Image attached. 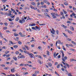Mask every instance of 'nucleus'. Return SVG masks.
Instances as JSON below:
<instances>
[{
	"mask_svg": "<svg viewBox=\"0 0 76 76\" xmlns=\"http://www.w3.org/2000/svg\"><path fill=\"white\" fill-rule=\"evenodd\" d=\"M64 57V55L63 57V56H62V60L64 62H65V61H66V60L67 59V57L66 56H65Z\"/></svg>",
	"mask_w": 76,
	"mask_h": 76,
	"instance_id": "f257e3e1",
	"label": "nucleus"
},
{
	"mask_svg": "<svg viewBox=\"0 0 76 76\" xmlns=\"http://www.w3.org/2000/svg\"><path fill=\"white\" fill-rule=\"evenodd\" d=\"M25 20L23 19V18H22L21 19V20H20L19 21V23H23V22H25Z\"/></svg>",
	"mask_w": 76,
	"mask_h": 76,
	"instance_id": "f03ea898",
	"label": "nucleus"
},
{
	"mask_svg": "<svg viewBox=\"0 0 76 76\" xmlns=\"http://www.w3.org/2000/svg\"><path fill=\"white\" fill-rule=\"evenodd\" d=\"M28 56H29L30 57L32 58H33V56H34V55L32 53H30L28 54Z\"/></svg>",
	"mask_w": 76,
	"mask_h": 76,
	"instance_id": "7ed1b4c3",
	"label": "nucleus"
},
{
	"mask_svg": "<svg viewBox=\"0 0 76 76\" xmlns=\"http://www.w3.org/2000/svg\"><path fill=\"white\" fill-rule=\"evenodd\" d=\"M58 53L56 54V52H54V53H53V57L54 58H56V56H57V55H58Z\"/></svg>",
	"mask_w": 76,
	"mask_h": 76,
	"instance_id": "20e7f679",
	"label": "nucleus"
},
{
	"mask_svg": "<svg viewBox=\"0 0 76 76\" xmlns=\"http://www.w3.org/2000/svg\"><path fill=\"white\" fill-rule=\"evenodd\" d=\"M44 15H45V16H48V18H51V17L48 15V14L47 13H44Z\"/></svg>",
	"mask_w": 76,
	"mask_h": 76,
	"instance_id": "39448f33",
	"label": "nucleus"
},
{
	"mask_svg": "<svg viewBox=\"0 0 76 76\" xmlns=\"http://www.w3.org/2000/svg\"><path fill=\"white\" fill-rule=\"evenodd\" d=\"M20 58H25V56L23 55H22L21 56H20Z\"/></svg>",
	"mask_w": 76,
	"mask_h": 76,
	"instance_id": "423d86ee",
	"label": "nucleus"
},
{
	"mask_svg": "<svg viewBox=\"0 0 76 76\" xmlns=\"http://www.w3.org/2000/svg\"><path fill=\"white\" fill-rule=\"evenodd\" d=\"M13 58L15 61H17V60H18V58H17L16 57H15V56H13Z\"/></svg>",
	"mask_w": 76,
	"mask_h": 76,
	"instance_id": "0eeeda50",
	"label": "nucleus"
},
{
	"mask_svg": "<svg viewBox=\"0 0 76 76\" xmlns=\"http://www.w3.org/2000/svg\"><path fill=\"white\" fill-rule=\"evenodd\" d=\"M26 48L27 50H29V48L27 46V45H25L24 46Z\"/></svg>",
	"mask_w": 76,
	"mask_h": 76,
	"instance_id": "6e6552de",
	"label": "nucleus"
},
{
	"mask_svg": "<svg viewBox=\"0 0 76 76\" xmlns=\"http://www.w3.org/2000/svg\"><path fill=\"white\" fill-rule=\"evenodd\" d=\"M24 53H25L26 54H29V52L27 51H26L25 50L24 51Z\"/></svg>",
	"mask_w": 76,
	"mask_h": 76,
	"instance_id": "1a4fd4ad",
	"label": "nucleus"
},
{
	"mask_svg": "<svg viewBox=\"0 0 76 76\" xmlns=\"http://www.w3.org/2000/svg\"><path fill=\"white\" fill-rule=\"evenodd\" d=\"M35 28L36 29H39L38 31H40V27H38L37 26H35Z\"/></svg>",
	"mask_w": 76,
	"mask_h": 76,
	"instance_id": "9d476101",
	"label": "nucleus"
},
{
	"mask_svg": "<svg viewBox=\"0 0 76 76\" xmlns=\"http://www.w3.org/2000/svg\"><path fill=\"white\" fill-rule=\"evenodd\" d=\"M61 26H62V27H63L64 28H67V26H65V25H64L63 24H62L61 25Z\"/></svg>",
	"mask_w": 76,
	"mask_h": 76,
	"instance_id": "9b49d317",
	"label": "nucleus"
},
{
	"mask_svg": "<svg viewBox=\"0 0 76 76\" xmlns=\"http://www.w3.org/2000/svg\"><path fill=\"white\" fill-rule=\"evenodd\" d=\"M60 51L62 54V56H63V57H64V52H63V51L62 50H61Z\"/></svg>",
	"mask_w": 76,
	"mask_h": 76,
	"instance_id": "f8f14e48",
	"label": "nucleus"
},
{
	"mask_svg": "<svg viewBox=\"0 0 76 76\" xmlns=\"http://www.w3.org/2000/svg\"><path fill=\"white\" fill-rule=\"evenodd\" d=\"M62 34H63V35H64V36L66 37V38H67V37H68L67 35H66V34H65L64 33H62Z\"/></svg>",
	"mask_w": 76,
	"mask_h": 76,
	"instance_id": "ddd939ff",
	"label": "nucleus"
},
{
	"mask_svg": "<svg viewBox=\"0 0 76 76\" xmlns=\"http://www.w3.org/2000/svg\"><path fill=\"white\" fill-rule=\"evenodd\" d=\"M19 20V17H17L15 19V21L18 22Z\"/></svg>",
	"mask_w": 76,
	"mask_h": 76,
	"instance_id": "4468645a",
	"label": "nucleus"
},
{
	"mask_svg": "<svg viewBox=\"0 0 76 76\" xmlns=\"http://www.w3.org/2000/svg\"><path fill=\"white\" fill-rule=\"evenodd\" d=\"M58 42L59 44H63V43H61V41L60 40H58Z\"/></svg>",
	"mask_w": 76,
	"mask_h": 76,
	"instance_id": "2eb2a0df",
	"label": "nucleus"
},
{
	"mask_svg": "<svg viewBox=\"0 0 76 76\" xmlns=\"http://www.w3.org/2000/svg\"><path fill=\"white\" fill-rule=\"evenodd\" d=\"M38 62L39 64H41L42 63V62H41V61H40V60H38Z\"/></svg>",
	"mask_w": 76,
	"mask_h": 76,
	"instance_id": "dca6fc26",
	"label": "nucleus"
},
{
	"mask_svg": "<svg viewBox=\"0 0 76 76\" xmlns=\"http://www.w3.org/2000/svg\"><path fill=\"white\" fill-rule=\"evenodd\" d=\"M55 74H56V75H57V76H60V75H59V74H58V73H57V72L56 71H55Z\"/></svg>",
	"mask_w": 76,
	"mask_h": 76,
	"instance_id": "f3484780",
	"label": "nucleus"
},
{
	"mask_svg": "<svg viewBox=\"0 0 76 76\" xmlns=\"http://www.w3.org/2000/svg\"><path fill=\"white\" fill-rule=\"evenodd\" d=\"M10 42L11 43V44H9V45H10L11 44H12V45L14 44L13 42H12V41H10Z\"/></svg>",
	"mask_w": 76,
	"mask_h": 76,
	"instance_id": "a211bd4d",
	"label": "nucleus"
},
{
	"mask_svg": "<svg viewBox=\"0 0 76 76\" xmlns=\"http://www.w3.org/2000/svg\"><path fill=\"white\" fill-rule=\"evenodd\" d=\"M63 11L64 13L65 14V15H66V14H67V12L64 11V10L63 9Z\"/></svg>",
	"mask_w": 76,
	"mask_h": 76,
	"instance_id": "6ab92c4d",
	"label": "nucleus"
},
{
	"mask_svg": "<svg viewBox=\"0 0 76 76\" xmlns=\"http://www.w3.org/2000/svg\"><path fill=\"white\" fill-rule=\"evenodd\" d=\"M14 37H18L19 35V34H16V33H14Z\"/></svg>",
	"mask_w": 76,
	"mask_h": 76,
	"instance_id": "aec40b11",
	"label": "nucleus"
},
{
	"mask_svg": "<svg viewBox=\"0 0 76 76\" xmlns=\"http://www.w3.org/2000/svg\"><path fill=\"white\" fill-rule=\"evenodd\" d=\"M67 31L69 33V34H73V32H72L69 30H68Z\"/></svg>",
	"mask_w": 76,
	"mask_h": 76,
	"instance_id": "412c9836",
	"label": "nucleus"
},
{
	"mask_svg": "<svg viewBox=\"0 0 76 76\" xmlns=\"http://www.w3.org/2000/svg\"><path fill=\"white\" fill-rule=\"evenodd\" d=\"M64 4L66 6H67L69 4L67 3V2H64Z\"/></svg>",
	"mask_w": 76,
	"mask_h": 76,
	"instance_id": "4be33fe9",
	"label": "nucleus"
},
{
	"mask_svg": "<svg viewBox=\"0 0 76 76\" xmlns=\"http://www.w3.org/2000/svg\"><path fill=\"white\" fill-rule=\"evenodd\" d=\"M13 47L15 48H18V46L17 45H15Z\"/></svg>",
	"mask_w": 76,
	"mask_h": 76,
	"instance_id": "5701e85b",
	"label": "nucleus"
},
{
	"mask_svg": "<svg viewBox=\"0 0 76 76\" xmlns=\"http://www.w3.org/2000/svg\"><path fill=\"white\" fill-rule=\"evenodd\" d=\"M31 4L32 5H33V6H35L36 5L35 3L34 2H32Z\"/></svg>",
	"mask_w": 76,
	"mask_h": 76,
	"instance_id": "b1692460",
	"label": "nucleus"
},
{
	"mask_svg": "<svg viewBox=\"0 0 76 76\" xmlns=\"http://www.w3.org/2000/svg\"><path fill=\"white\" fill-rule=\"evenodd\" d=\"M56 34H57V35H58V33H59V31H58V30H57L56 31Z\"/></svg>",
	"mask_w": 76,
	"mask_h": 76,
	"instance_id": "393cba45",
	"label": "nucleus"
},
{
	"mask_svg": "<svg viewBox=\"0 0 76 76\" xmlns=\"http://www.w3.org/2000/svg\"><path fill=\"white\" fill-rule=\"evenodd\" d=\"M47 55H48V56H50V52L48 51V50L47 51Z\"/></svg>",
	"mask_w": 76,
	"mask_h": 76,
	"instance_id": "a878e982",
	"label": "nucleus"
},
{
	"mask_svg": "<svg viewBox=\"0 0 76 76\" xmlns=\"http://www.w3.org/2000/svg\"><path fill=\"white\" fill-rule=\"evenodd\" d=\"M31 29H33V30H36L37 31V29L35 28V27H32L31 28Z\"/></svg>",
	"mask_w": 76,
	"mask_h": 76,
	"instance_id": "bb28decb",
	"label": "nucleus"
},
{
	"mask_svg": "<svg viewBox=\"0 0 76 76\" xmlns=\"http://www.w3.org/2000/svg\"><path fill=\"white\" fill-rule=\"evenodd\" d=\"M23 74L24 75H28V72L24 73L23 72Z\"/></svg>",
	"mask_w": 76,
	"mask_h": 76,
	"instance_id": "cd10ccee",
	"label": "nucleus"
},
{
	"mask_svg": "<svg viewBox=\"0 0 76 76\" xmlns=\"http://www.w3.org/2000/svg\"><path fill=\"white\" fill-rule=\"evenodd\" d=\"M65 64L66 65H67V67H68V68H69V65L67 63H65Z\"/></svg>",
	"mask_w": 76,
	"mask_h": 76,
	"instance_id": "c85d7f7f",
	"label": "nucleus"
},
{
	"mask_svg": "<svg viewBox=\"0 0 76 76\" xmlns=\"http://www.w3.org/2000/svg\"><path fill=\"white\" fill-rule=\"evenodd\" d=\"M35 25H36V24L35 23H32L31 24V26H35Z\"/></svg>",
	"mask_w": 76,
	"mask_h": 76,
	"instance_id": "c756f323",
	"label": "nucleus"
},
{
	"mask_svg": "<svg viewBox=\"0 0 76 76\" xmlns=\"http://www.w3.org/2000/svg\"><path fill=\"white\" fill-rule=\"evenodd\" d=\"M68 19L69 20H73V19H72V18H68Z\"/></svg>",
	"mask_w": 76,
	"mask_h": 76,
	"instance_id": "7c9ffc66",
	"label": "nucleus"
},
{
	"mask_svg": "<svg viewBox=\"0 0 76 76\" xmlns=\"http://www.w3.org/2000/svg\"><path fill=\"white\" fill-rule=\"evenodd\" d=\"M9 21H10L11 22H12V20H14V18L13 19H10V18H9Z\"/></svg>",
	"mask_w": 76,
	"mask_h": 76,
	"instance_id": "2f4dec72",
	"label": "nucleus"
},
{
	"mask_svg": "<svg viewBox=\"0 0 76 76\" xmlns=\"http://www.w3.org/2000/svg\"><path fill=\"white\" fill-rule=\"evenodd\" d=\"M38 49H39V50H41V49H42V47L39 46L38 47Z\"/></svg>",
	"mask_w": 76,
	"mask_h": 76,
	"instance_id": "473e14b6",
	"label": "nucleus"
},
{
	"mask_svg": "<svg viewBox=\"0 0 76 76\" xmlns=\"http://www.w3.org/2000/svg\"><path fill=\"white\" fill-rule=\"evenodd\" d=\"M60 66V64H58L57 66V68H59V67Z\"/></svg>",
	"mask_w": 76,
	"mask_h": 76,
	"instance_id": "72a5a7b5",
	"label": "nucleus"
},
{
	"mask_svg": "<svg viewBox=\"0 0 76 76\" xmlns=\"http://www.w3.org/2000/svg\"><path fill=\"white\" fill-rule=\"evenodd\" d=\"M9 53V51H6L5 52V54H8Z\"/></svg>",
	"mask_w": 76,
	"mask_h": 76,
	"instance_id": "f704fd0d",
	"label": "nucleus"
},
{
	"mask_svg": "<svg viewBox=\"0 0 76 76\" xmlns=\"http://www.w3.org/2000/svg\"><path fill=\"white\" fill-rule=\"evenodd\" d=\"M18 44H20V45L22 44V42H21L20 41H18Z\"/></svg>",
	"mask_w": 76,
	"mask_h": 76,
	"instance_id": "c9c22d12",
	"label": "nucleus"
},
{
	"mask_svg": "<svg viewBox=\"0 0 76 76\" xmlns=\"http://www.w3.org/2000/svg\"><path fill=\"white\" fill-rule=\"evenodd\" d=\"M48 64L49 66H50V67H51V66H52L51 63H48Z\"/></svg>",
	"mask_w": 76,
	"mask_h": 76,
	"instance_id": "e433bc0d",
	"label": "nucleus"
},
{
	"mask_svg": "<svg viewBox=\"0 0 76 76\" xmlns=\"http://www.w3.org/2000/svg\"><path fill=\"white\" fill-rule=\"evenodd\" d=\"M51 15H52V16H54L55 15V14L54 13H51Z\"/></svg>",
	"mask_w": 76,
	"mask_h": 76,
	"instance_id": "4c0bfd02",
	"label": "nucleus"
},
{
	"mask_svg": "<svg viewBox=\"0 0 76 76\" xmlns=\"http://www.w3.org/2000/svg\"><path fill=\"white\" fill-rule=\"evenodd\" d=\"M20 36L21 37H26L25 35L23 34L21 35Z\"/></svg>",
	"mask_w": 76,
	"mask_h": 76,
	"instance_id": "58836bf2",
	"label": "nucleus"
},
{
	"mask_svg": "<svg viewBox=\"0 0 76 76\" xmlns=\"http://www.w3.org/2000/svg\"><path fill=\"white\" fill-rule=\"evenodd\" d=\"M33 41H34V42H36V40L35 39H33L30 41V42H33Z\"/></svg>",
	"mask_w": 76,
	"mask_h": 76,
	"instance_id": "ea45409f",
	"label": "nucleus"
},
{
	"mask_svg": "<svg viewBox=\"0 0 76 76\" xmlns=\"http://www.w3.org/2000/svg\"><path fill=\"white\" fill-rule=\"evenodd\" d=\"M30 7H31V8L32 9H34V7L33 6H32L31 5L30 6Z\"/></svg>",
	"mask_w": 76,
	"mask_h": 76,
	"instance_id": "a19ab883",
	"label": "nucleus"
},
{
	"mask_svg": "<svg viewBox=\"0 0 76 76\" xmlns=\"http://www.w3.org/2000/svg\"><path fill=\"white\" fill-rule=\"evenodd\" d=\"M72 30V31H74V28H73V27H72V26H70Z\"/></svg>",
	"mask_w": 76,
	"mask_h": 76,
	"instance_id": "79ce46f5",
	"label": "nucleus"
},
{
	"mask_svg": "<svg viewBox=\"0 0 76 76\" xmlns=\"http://www.w3.org/2000/svg\"><path fill=\"white\" fill-rule=\"evenodd\" d=\"M49 10V9H45V10H46V12H47V13H48V10Z\"/></svg>",
	"mask_w": 76,
	"mask_h": 76,
	"instance_id": "37998d69",
	"label": "nucleus"
},
{
	"mask_svg": "<svg viewBox=\"0 0 76 76\" xmlns=\"http://www.w3.org/2000/svg\"><path fill=\"white\" fill-rule=\"evenodd\" d=\"M22 48L24 50H26V48H25L24 47H22Z\"/></svg>",
	"mask_w": 76,
	"mask_h": 76,
	"instance_id": "c03bdc74",
	"label": "nucleus"
},
{
	"mask_svg": "<svg viewBox=\"0 0 76 76\" xmlns=\"http://www.w3.org/2000/svg\"><path fill=\"white\" fill-rule=\"evenodd\" d=\"M46 76H52V75H51V74H46Z\"/></svg>",
	"mask_w": 76,
	"mask_h": 76,
	"instance_id": "a18cd8bd",
	"label": "nucleus"
},
{
	"mask_svg": "<svg viewBox=\"0 0 76 76\" xmlns=\"http://www.w3.org/2000/svg\"><path fill=\"white\" fill-rule=\"evenodd\" d=\"M72 42L73 44H75V45L76 44V42H74L73 41H72Z\"/></svg>",
	"mask_w": 76,
	"mask_h": 76,
	"instance_id": "49530a36",
	"label": "nucleus"
},
{
	"mask_svg": "<svg viewBox=\"0 0 76 76\" xmlns=\"http://www.w3.org/2000/svg\"><path fill=\"white\" fill-rule=\"evenodd\" d=\"M37 73H35L33 75V76H37Z\"/></svg>",
	"mask_w": 76,
	"mask_h": 76,
	"instance_id": "de8ad7c7",
	"label": "nucleus"
},
{
	"mask_svg": "<svg viewBox=\"0 0 76 76\" xmlns=\"http://www.w3.org/2000/svg\"><path fill=\"white\" fill-rule=\"evenodd\" d=\"M19 53V51H17L15 52L16 54H18Z\"/></svg>",
	"mask_w": 76,
	"mask_h": 76,
	"instance_id": "09e8293b",
	"label": "nucleus"
},
{
	"mask_svg": "<svg viewBox=\"0 0 76 76\" xmlns=\"http://www.w3.org/2000/svg\"><path fill=\"white\" fill-rule=\"evenodd\" d=\"M12 15V14L11 13H9L8 14L7 16H10V15Z\"/></svg>",
	"mask_w": 76,
	"mask_h": 76,
	"instance_id": "8fccbe9b",
	"label": "nucleus"
},
{
	"mask_svg": "<svg viewBox=\"0 0 76 76\" xmlns=\"http://www.w3.org/2000/svg\"><path fill=\"white\" fill-rule=\"evenodd\" d=\"M2 1L3 3H4V2H6V0H2Z\"/></svg>",
	"mask_w": 76,
	"mask_h": 76,
	"instance_id": "3c124183",
	"label": "nucleus"
},
{
	"mask_svg": "<svg viewBox=\"0 0 76 76\" xmlns=\"http://www.w3.org/2000/svg\"><path fill=\"white\" fill-rule=\"evenodd\" d=\"M66 47H69L70 46V45L66 44Z\"/></svg>",
	"mask_w": 76,
	"mask_h": 76,
	"instance_id": "603ef678",
	"label": "nucleus"
},
{
	"mask_svg": "<svg viewBox=\"0 0 76 76\" xmlns=\"http://www.w3.org/2000/svg\"><path fill=\"white\" fill-rule=\"evenodd\" d=\"M14 70H15L14 69H12L11 70V71L12 72H14Z\"/></svg>",
	"mask_w": 76,
	"mask_h": 76,
	"instance_id": "864d4df0",
	"label": "nucleus"
},
{
	"mask_svg": "<svg viewBox=\"0 0 76 76\" xmlns=\"http://www.w3.org/2000/svg\"><path fill=\"white\" fill-rule=\"evenodd\" d=\"M60 14H61V15L62 16H63V15L64 13H63V12H60Z\"/></svg>",
	"mask_w": 76,
	"mask_h": 76,
	"instance_id": "5fc2aeb1",
	"label": "nucleus"
},
{
	"mask_svg": "<svg viewBox=\"0 0 76 76\" xmlns=\"http://www.w3.org/2000/svg\"><path fill=\"white\" fill-rule=\"evenodd\" d=\"M72 15L74 16H75L76 15V14H75V13L73 12L72 14Z\"/></svg>",
	"mask_w": 76,
	"mask_h": 76,
	"instance_id": "6e6d98bb",
	"label": "nucleus"
},
{
	"mask_svg": "<svg viewBox=\"0 0 76 76\" xmlns=\"http://www.w3.org/2000/svg\"><path fill=\"white\" fill-rule=\"evenodd\" d=\"M37 4L38 6L39 5V4H40V3H39V2H38L37 3Z\"/></svg>",
	"mask_w": 76,
	"mask_h": 76,
	"instance_id": "4d7b16f0",
	"label": "nucleus"
},
{
	"mask_svg": "<svg viewBox=\"0 0 76 76\" xmlns=\"http://www.w3.org/2000/svg\"><path fill=\"white\" fill-rule=\"evenodd\" d=\"M52 17L53 18H57V17L56 16H54V15L53 16H52Z\"/></svg>",
	"mask_w": 76,
	"mask_h": 76,
	"instance_id": "13d9d810",
	"label": "nucleus"
},
{
	"mask_svg": "<svg viewBox=\"0 0 76 76\" xmlns=\"http://www.w3.org/2000/svg\"><path fill=\"white\" fill-rule=\"evenodd\" d=\"M15 75L16 76H20V75H19V74H18V73H16L15 74Z\"/></svg>",
	"mask_w": 76,
	"mask_h": 76,
	"instance_id": "bf43d9fd",
	"label": "nucleus"
},
{
	"mask_svg": "<svg viewBox=\"0 0 76 76\" xmlns=\"http://www.w3.org/2000/svg\"><path fill=\"white\" fill-rule=\"evenodd\" d=\"M73 9L74 11H76V8L73 7Z\"/></svg>",
	"mask_w": 76,
	"mask_h": 76,
	"instance_id": "052dcab7",
	"label": "nucleus"
},
{
	"mask_svg": "<svg viewBox=\"0 0 76 76\" xmlns=\"http://www.w3.org/2000/svg\"><path fill=\"white\" fill-rule=\"evenodd\" d=\"M43 2H44V3H46V2H47V0H44Z\"/></svg>",
	"mask_w": 76,
	"mask_h": 76,
	"instance_id": "680f3d73",
	"label": "nucleus"
},
{
	"mask_svg": "<svg viewBox=\"0 0 76 76\" xmlns=\"http://www.w3.org/2000/svg\"><path fill=\"white\" fill-rule=\"evenodd\" d=\"M38 57V58H42V57L40 56H39Z\"/></svg>",
	"mask_w": 76,
	"mask_h": 76,
	"instance_id": "e2e57ef3",
	"label": "nucleus"
},
{
	"mask_svg": "<svg viewBox=\"0 0 76 76\" xmlns=\"http://www.w3.org/2000/svg\"><path fill=\"white\" fill-rule=\"evenodd\" d=\"M72 61H76V60L75 59H72Z\"/></svg>",
	"mask_w": 76,
	"mask_h": 76,
	"instance_id": "0e129e2a",
	"label": "nucleus"
},
{
	"mask_svg": "<svg viewBox=\"0 0 76 76\" xmlns=\"http://www.w3.org/2000/svg\"><path fill=\"white\" fill-rule=\"evenodd\" d=\"M57 21H60V19H56Z\"/></svg>",
	"mask_w": 76,
	"mask_h": 76,
	"instance_id": "69168bd1",
	"label": "nucleus"
},
{
	"mask_svg": "<svg viewBox=\"0 0 76 76\" xmlns=\"http://www.w3.org/2000/svg\"><path fill=\"white\" fill-rule=\"evenodd\" d=\"M71 75H71V73H70L68 75V76H71Z\"/></svg>",
	"mask_w": 76,
	"mask_h": 76,
	"instance_id": "338daca9",
	"label": "nucleus"
},
{
	"mask_svg": "<svg viewBox=\"0 0 76 76\" xmlns=\"http://www.w3.org/2000/svg\"><path fill=\"white\" fill-rule=\"evenodd\" d=\"M22 69H23V70H26V68H22Z\"/></svg>",
	"mask_w": 76,
	"mask_h": 76,
	"instance_id": "774afa93",
	"label": "nucleus"
}]
</instances>
